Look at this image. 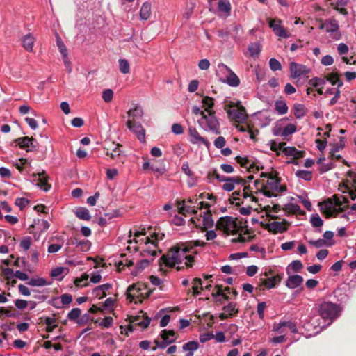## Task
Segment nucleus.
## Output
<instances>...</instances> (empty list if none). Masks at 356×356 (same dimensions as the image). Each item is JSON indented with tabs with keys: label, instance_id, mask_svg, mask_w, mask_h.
Segmentation results:
<instances>
[{
	"label": "nucleus",
	"instance_id": "f257e3e1",
	"mask_svg": "<svg viewBox=\"0 0 356 356\" xmlns=\"http://www.w3.org/2000/svg\"><path fill=\"white\" fill-rule=\"evenodd\" d=\"M206 243L202 241H189L172 247L165 254L159 259V265H165L172 268L177 266L178 270L184 266L191 268L193 266L194 254H197L195 247H204Z\"/></svg>",
	"mask_w": 356,
	"mask_h": 356
},
{
	"label": "nucleus",
	"instance_id": "f03ea898",
	"mask_svg": "<svg viewBox=\"0 0 356 356\" xmlns=\"http://www.w3.org/2000/svg\"><path fill=\"white\" fill-rule=\"evenodd\" d=\"M318 315L326 322L327 323L325 325H321L318 323L316 325V319L314 317H312L310 319V322L312 325L315 326H318L321 329L327 327L331 325L332 322L338 318L341 313L342 308L339 305L333 303L332 302H323L316 307Z\"/></svg>",
	"mask_w": 356,
	"mask_h": 356
},
{
	"label": "nucleus",
	"instance_id": "7ed1b4c3",
	"mask_svg": "<svg viewBox=\"0 0 356 356\" xmlns=\"http://www.w3.org/2000/svg\"><path fill=\"white\" fill-rule=\"evenodd\" d=\"M200 126L205 131H211L215 134H219L220 124L215 115V112H209L204 115L198 120Z\"/></svg>",
	"mask_w": 356,
	"mask_h": 356
},
{
	"label": "nucleus",
	"instance_id": "20e7f679",
	"mask_svg": "<svg viewBox=\"0 0 356 356\" xmlns=\"http://www.w3.org/2000/svg\"><path fill=\"white\" fill-rule=\"evenodd\" d=\"M286 191V188L284 186L280 184V180L279 178L273 176L269 177V179L267 181V185L263 186L261 192L268 197H276V193H283Z\"/></svg>",
	"mask_w": 356,
	"mask_h": 356
},
{
	"label": "nucleus",
	"instance_id": "39448f33",
	"mask_svg": "<svg viewBox=\"0 0 356 356\" xmlns=\"http://www.w3.org/2000/svg\"><path fill=\"white\" fill-rule=\"evenodd\" d=\"M319 205L321 210L325 213L327 217H335L343 211V209L341 207L342 202L339 198L335 199L334 202L330 199H327L320 203Z\"/></svg>",
	"mask_w": 356,
	"mask_h": 356
},
{
	"label": "nucleus",
	"instance_id": "423d86ee",
	"mask_svg": "<svg viewBox=\"0 0 356 356\" xmlns=\"http://www.w3.org/2000/svg\"><path fill=\"white\" fill-rule=\"evenodd\" d=\"M319 29H325L334 40H339L341 38V34L339 32V26L336 19L326 20L320 25Z\"/></svg>",
	"mask_w": 356,
	"mask_h": 356
},
{
	"label": "nucleus",
	"instance_id": "0eeeda50",
	"mask_svg": "<svg viewBox=\"0 0 356 356\" xmlns=\"http://www.w3.org/2000/svg\"><path fill=\"white\" fill-rule=\"evenodd\" d=\"M216 227L228 234L235 232L237 225L232 217L224 216L219 218L216 223Z\"/></svg>",
	"mask_w": 356,
	"mask_h": 356
},
{
	"label": "nucleus",
	"instance_id": "6e6552de",
	"mask_svg": "<svg viewBox=\"0 0 356 356\" xmlns=\"http://www.w3.org/2000/svg\"><path fill=\"white\" fill-rule=\"evenodd\" d=\"M229 118L236 122H243L246 120L248 115L243 106L230 108L227 111Z\"/></svg>",
	"mask_w": 356,
	"mask_h": 356
},
{
	"label": "nucleus",
	"instance_id": "1a4fd4ad",
	"mask_svg": "<svg viewBox=\"0 0 356 356\" xmlns=\"http://www.w3.org/2000/svg\"><path fill=\"white\" fill-rule=\"evenodd\" d=\"M127 126L131 131L136 134L137 138L141 143H144L145 141V130L140 122H136L133 120H129L127 122Z\"/></svg>",
	"mask_w": 356,
	"mask_h": 356
},
{
	"label": "nucleus",
	"instance_id": "9d476101",
	"mask_svg": "<svg viewBox=\"0 0 356 356\" xmlns=\"http://www.w3.org/2000/svg\"><path fill=\"white\" fill-rule=\"evenodd\" d=\"M140 284H134L130 285L126 291L127 299L129 300L130 302H135L136 303L139 301L141 302V296H143V293L141 292Z\"/></svg>",
	"mask_w": 356,
	"mask_h": 356
},
{
	"label": "nucleus",
	"instance_id": "9b49d317",
	"mask_svg": "<svg viewBox=\"0 0 356 356\" xmlns=\"http://www.w3.org/2000/svg\"><path fill=\"white\" fill-rule=\"evenodd\" d=\"M15 143H16L21 149H25L26 152H34L38 148L36 140L33 138H29L27 136L18 138L15 140Z\"/></svg>",
	"mask_w": 356,
	"mask_h": 356
},
{
	"label": "nucleus",
	"instance_id": "f8f14e48",
	"mask_svg": "<svg viewBox=\"0 0 356 356\" xmlns=\"http://www.w3.org/2000/svg\"><path fill=\"white\" fill-rule=\"evenodd\" d=\"M269 27L272 29L274 33L282 38H289V34L285 31L283 26H282V21L280 19H273L270 18L267 19Z\"/></svg>",
	"mask_w": 356,
	"mask_h": 356
},
{
	"label": "nucleus",
	"instance_id": "ddd939ff",
	"mask_svg": "<svg viewBox=\"0 0 356 356\" xmlns=\"http://www.w3.org/2000/svg\"><path fill=\"white\" fill-rule=\"evenodd\" d=\"M168 334H172V337L175 335V332L173 330H163L161 333V341H155V343L156 346L152 348V350H155L156 348H159L161 349L165 348L168 345L172 343L175 341V338H169Z\"/></svg>",
	"mask_w": 356,
	"mask_h": 356
},
{
	"label": "nucleus",
	"instance_id": "4468645a",
	"mask_svg": "<svg viewBox=\"0 0 356 356\" xmlns=\"http://www.w3.org/2000/svg\"><path fill=\"white\" fill-rule=\"evenodd\" d=\"M188 134L190 137V142L192 144H203L207 147L210 145V143L207 139L202 137L195 127H189Z\"/></svg>",
	"mask_w": 356,
	"mask_h": 356
},
{
	"label": "nucleus",
	"instance_id": "2eb2a0df",
	"mask_svg": "<svg viewBox=\"0 0 356 356\" xmlns=\"http://www.w3.org/2000/svg\"><path fill=\"white\" fill-rule=\"evenodd\" d=\"M236 161L238 163H239L241 167L248 170L250 172H259L261 168L254 163L252 161L248 159L247 157H243L241 156H237L236 157Z\"/></svg>",
	"mask_w": 356,
	"mask_h": 356
},
{
	"label": "nucleus",
	"instance_id": "dca6fc26",
	"mask_svg": "<svg viewBox=\"0 0 356 356\" xmlns=\"http://www.w3.org/2000/svg\"><path fill=\"white\" fill-rule=\"evenodd\" d=\"M289 69H290L291 76L293 79L299 78L302 75L307 74H308V72L309 71L306 66H305L303 65L298 64L295 62L290 63Z\"/></svg>",
	"mask_w": 356,
	"mask_h": 356
},
{
	"label": "nucleus",
	"instance_id": "f3484780",
	"mask_svg": "<svg viewBox=\"0 0 356 356\" xmlns=\"http://www.w3.org/2000/svg\"><path fill=\"white\" fill-rule=\"evenodd\" d=\"M142 255L155 256L156 254V245L153 241H151L148 236L144 238V248L142 250Z\"/></svg>",
	"mask_w": 356,
	"mask_h": 356
},
{
	"label": "nucleus",
	"instance_id": "a211bd4d",
	"mask_svg": "<svg viewBox=\"0 0 356 356\" xmlns=\"http://www.w3.org/2000/svg\"><path fill=\"white\" fill-rule=\"evenodd\" d=\"M284 327H287V328H289L293 333L298 332V329L296 323L286 321H280L277 325H275L273 326V330L279 333H283L284 331L282 328Z\"/></svg>",
	"mask_w": 356,
	"mask_h": 356
},
{
	"label": "nucleus",
	"instance_id": "6ab92c4d",
	"mask_svg": "<svg viewBox=\"0 0 356 356\" xmlns=\"http://www.w3.org/2000/svg\"><path fill=\"white\" fill-rule=\"evenodd\" d=\"M303 277L299 275H293L289 276L286 280V286L291 289H296L300 286L303 282Z\"/></svg>",
	"mask_w": 356,
	"mask_h": 356
},
{
	"label": "nucleus",
	"instance_id": "aec40b11",
	"mask_svg": "<svg viewBox=\"0 0 356 356\" xmlns=\"http://www.w3.org/2000/svg\"><path fill=\"white\" fill-rule=\"evenodd\" d=\"M127 114L128 117L130 118L129 120L136 121V119H140L143 117V109L139 104H134L133 107L129 110Z\"/></svg>",
	"mask_w": 356,
	"mask_h": 356
},
{
	"label": "nucleus",
	"instance_id": "412c9836",
	"mask_svg": "<svg viewBox=\"0 0 356 356\" xmlns=\"http://www.w3.org/2000/svg\"><path fill=\"white\" fill-rule=\"evenodd\" d=\"M220 79L222 82L227 83L232 87H236L240 84L238 77L233 71H231L225 78L220 76Z\"/></svg>",
	"mask_w": 356,
	"mask_h": 356
},
{
	"label": "nucleus",
	"instance_id": "4be33fe9",
	"mask_svg": "<svg viewBox=\"0 0 356 356\" xmlns=\"http://www.w3.org/2000/svg\"><path fill=\"white\" fill-rule=\"evenodd\" d=\"M282 277L279 275L268 278L261 279V285L270 289L274 288L276 284L281 281Z\"/></svg>",
	"mask_w": 356,
	"mask_h": 356
},
{
	"label": "nucleus",
	"instance_id": "5701e85b",
	"mask_svg": "<svg viewBox=\"0 0 356 356\" xmlns=\"http://www.w3.org/2000/svg\"><path fill=\"white\" fill-rule=\"evenodd\" d=\"M268 229L273 234L283 233L287 230V227L284 225V222L274 221L268 225Z\"/></svg>",
	"mask_w": 356,
	"mask_h": 356
},
{
	"label": "nucleus",
	"instance_id": "b1692460",
	"mask_svg": "<svg viewBox=\"0 0 356 356\" xmlns=\"http://www.w3.org/2000/svg\"><path fill=\"white\" fill-rule=\"evenodd\" d=\"M122 147L120 144L111 143L108 147H106V154L110 156L111 158L115 159L119 156L121 154L120 147Z\"/></svg>",
	"mask_w": 356,
	"mask_h": 356
},
{
	"label": "nucleus",
	"instance_id": "393cba45",
	"mask_svg": "<svg viewBox=\"0 0 356 356\" xmlns=\"http://www.w3.org/2000/svg\"><path fill=\"white\" fill-rule=\"evenodd\" d=\"M69 273V269L65 267H56L51 270V276L57 280H62L65 275Z\"/></svg>",
	"mask_w": 356,
	"mask_h": 356
},
{
	"label": "nucleus",
	"instance_id": "a878e982",
	"mask_svg": "<svg viewBox=\"0 0 356 356\" xmlns=\"http://www.w3.org/2000/svg\"><path fill=\"white\" fill-rule=\"evenodd\" d=\"M177 204L179 213L182 215H186V213L195 214L197 213V211L193 207L186 204L185 200L177 201Z\"/></svg>",
	"mask_w": 356,
	"mask_h": 356
},
{
	"label": "nucleus",
	"instance_id": "bb28decb",
	"mask_svg": "<svg viewBox=\"0 0 356 356\" xmlns=\"http://www.w3.org/2000/svg\"><path fill=\"white\" fill-rule=\"evenodd\" d=\"M35 38L31 33L24 36L22 46L27 51H32Z\"/></svg>",
	"mask_w": 356,
	"mask_h": 356
},
{
	"label": "nucleus",
	"instance_id": "cd10ccee",
	"mask_svg": "<svg viewBox=\"0 0 356 356\" xmlns=\"http://www.w3.org/2000/svg\"><path fill=\"white\" fill-rule=\"evenodd\" d=\"M111 288V284L109 283H106L102 285H99L94 289L93 293L95 296H99V298L106 296L105 291H108Z\"/></svg>",
	"mask_w": 356,
	"mask_h": 356
},
{
	"label": "nucleus",
	"instance_id": "c85d7f7f",
	"mask_svg": "<svg viewBox=\"0 0 356 356\" xmlns=\"http://www.w3.org/2000/svg\"><path fill=\"white\" fill-rule=\"evenodd\" d=\"M219 11L224 13L227 16L230 15L231 4L229 0H220L218 3Z\"/></svg>",
	"mask_w": 356,
	"mask_h": 356
},
{
	"label": "nucleus",
	"instance_id": "c756f323",
	"mask_svg": "<svg viewBox=\"0 0 356 356\" xmlns=\"http://www.w3.org/2000/svg\"><path fill=\"white\" fill-rule=\"evenodd\" d=\"M326 81H329L332 85H337V88L343 86V81L339 79L337 73H330L326 76Z\"/></svg>",
	"mask_w": 356,
	"mask_h": 356
},
{
	"label": "nucleus",
	"instance_id": "7c9ffc66",
	"mask_svg": "<svg viewBox=\"0 0 356 356\" xmlns=\"http://www.w3.org/2000/svg\"><path fill=\"white\" fill-rule=\"evenodd\" d=\"M202 225L205 229L212 227L214 225V221L211 217V213L209 210L204 213L202 217Z\"/></svg>",
	"mask_w": 356,
	"mask_h": 356
},
{
	"label": "nucleus",
	"instance_id": "2f4dec72",
	"mask_svg": "<svg viewBox=\"0 0 356 356\" xmlns=\"http://www.w3.org/2000/svg\"><path fill=\"white\" fill-rule=\"evenodd\" d=\"M240 181L239 178L231 177L229 178L225 184L222 185L223 190L230 192L233 191L235 188V184H238Z\"/></svg>",
	"mask_w": 356,
	"mask_h": 356
},
{
	"label": "nucleus",
	"instance_id": "473e14b6",
	"mask_svg": "<svg viewBox=\"0 0 356 356\" xmlns=\"http://www.w3.org/2000/svg\"><path fill=\"white\" fill-rule=\"evenodd\" d=\"M248 50L251 57H257L261 51V44L258 42L250 43Z\"/></svg>",
	"mask_w": 356,
	"mask_h": 356
},
{
	"label": "nucleus",
	"instance_id": "72a5a7b5",
	"mask_svg": "<svg viewBox=\"0 0 356 356\" xmlns=\"http://www.w3.org/2000/svg\"><path fill=\"white\" fill-rule=\"evenodd\" d=\"M151 15V5L149 3L145 2L140 10V17L143 20H147Z\"/></svg>",
	"mask_w": 356,
	"mask_h": 356
},
{
	"label": "nucleus",
	"instance_id": "f704fd0d",
	"mask_svg": "<svg viewBox=\"0 0 356 356\" xmlns=\"http://www.w3.org/2000/svg\"><path fill=\"white\" fill-rule=\"evenodd\" d=\"M193 293L194 296H197L200 293V291L204 290V287L202 286V281L200 278L195 277L193 280Z\"/></svg>",
	"mask_w": 356,
	"mask_h": 356
},
{
	"label": "nucleus",
	"instance_id": "c9c22d12",
	"mask_svg": "<svg viewBox=\"0 0 356 356\" xmlns=\"http://www.w3.org/2000/svg\"><path fill=\"white\" fill-rule=\"evenodd\" d=\"M77 218L84 220H89L91 218L89 211L85 207H79L75 211Z\"/></svg>",
	"mask_w": 356,
	"mask_h": 356
},
{
	"label": "nucleus",
	"instance_id": "e433bc0d",
	"mask_svg": "<svg viewBox=\"0 0 356 356\" xmlns=\"http://www.w3.org/2000/svg\"><path fill=\"white\" fill-rule=\"evenodd\" d=\"M34 181H38L36 185L44 191H48L50 189V186L47 184L45 176H42L38 174L35 176Z\"/></svg>",
	"mask_w": 356,
	"mask_h": 356
},
{
	"label": "nucleus",
	"instance_id": "4c0bfd02",
	"mask_svg": "<svg viewBox=\"0 0 356 356\" xmlns=\"http://www.w3.org/2000/svg\"><path fill=\"white\" fill-rule=\"evenodd\" d=\"M202 106L204 108L205 111L208 113L209 112H213L211 109L214 105V99L210 97L204 96L202 99Z\"/></svg>",
	"mask_w": 356,
	"mask_h": 356
},
{
	"label": "nucleus",
	"instance_id": "58836bf2",
	"mask_svg": "<svg viewBox=\"0 0 356 356\" xmlns=\"http://www.w3.org/2000/svg\"><path fill=\"white\" fill-rule=\"evenodd\" d=\"M275 109L280 115H284L288 112V106L283 100H277L275 102Z\"/></svg>",
	"mask_w": 356,
	"mask_h": 356
},
{
	"label": "nucleus",
	"instance_id": "ea45409f",
	"mask_svg": "<svg viewBox=\"0 0 356 356\" xmlns=\"http://www.w3.org/2000/svg\"><path fill=\"white\" fill-rule=\"evenodd\" d=\"M296 176L305 181H310L312 179V172L309 170H298L296 172Z\"/></svg>",
	"mask_w": 356,
	"mask_h": 356
},
{
	"label": "nucleus",
	"instance_id": "a19ab883",
	"mask_svg": "<svg viewBox=\"0 0 356 356\" xmlns=\"http://www.w3.org/2000/svg\"><path fill=\"white\" fill-rule=\"evenodd\" d=\"M27 284L33 286H44L49 284L47 280L42 277L31 278Z\"/></svg>",
	"mask_w": 356,
	"mask_h": 356
},
{
	"label": "nucleus",
	"instance_id": "79ce46f5",
	"mask_svg": "<svg viewBox=\"0 0 356 356\" xmlns=\"http://www.w3.org/2000/svg\"><path fill=\"white\" fill-rule=\"evenodd\" d=\"M119 70L122 74H128L130 71L129 63L127 59L121 58L118 60Z\"/></svg>",
	"mask_w": 356,
	"mask_h": 356
},
{
	"label": "nucleus",
	"instance_id": "37998d69",
	"mask_svg": "<svg viewBox=\"0 0 356 356\" xmlns=\"http://www.w3.org/2000/svg\"><path fill=\"white\" fill-rule=\"evenodd\" d=\"M56 45L63 58H66L67 56V50L64 42L58 35H56Z\"/></svg>",
	"mask_w": 356,
	"mask_h": 356
},
{
	"label": "nucleus",
	"instance_id": "c03bdc74",
	"mask_svg": "<svg viewBox=\"0 0 356 356\" xmlns=\"http://www.w3.org/2000/svg\"><path fill=\"white\" fill-rule=\"evenodd\" d=\"M296 131V126L293 124H288L282 130V137L284 138L292 135Z\"/></svg>",
	"mask_w": 356,
	"mask_h": 356
},
{
	"label": "nucleus",
	"instance_id": "a18cd8bd",
	"mask_svg": "<svg viewBox=\"0 0 356 356\" xmlns=\"http://www.w3.org/2000/svg\"><path fill=\"white\" fill-rule=\"evenodd\" d=\"M222 310L227 313L229 317H232L234 314L238 313V309L236 308V304L230 302L227 305L223 307Z\"/></svg>",
	"mask_w": 356,
	"mask_h": 356
},
{
	"label": "nucleus",
	"instance_id": "49530a36",
	"mask_svg": "<svg viewBox=\"0 0 356 356\" xmlns=\"http://www.w3.org/2000/svg\"><path fill=\"white\" fill-rule=\"evenodd\" d=\"M231 71L232 70L222 63L218 65L217 74L218 76L222 75L223 78H225Z\"/></svg>",
	"mask_w": 356,
	"mask_h": 356
},
{
	"label": "nucleus",
	"instance_id": "de8ad7c7",
	"mask_svg": "<svg viewBox=\"0 0 356 356\" xmlns=\"http://www.w3.org/2000/svg\"><path fill=\"white\" fill-rule=\"evenodd\" d=\"M310 222L314 227H321L323 225V220L318 214H312L310 217Z\"/></svg>",
	"mask_w": 356,
	"mask_h": 356
},
{
	"label": "nucleus",
	"instance_id": "09e8293b",
	"mask_svg": "<svg viewBox=\"0 0 356 356\" xmlns=\"http://www.w3.org/2000/svg\"><path fill=\"white\" fill-rule=\"evenodd\" d=\"M302 267L303 266L300 261L295 260L289 265L287 268V273H289L290 269L296 273L300 272Z\"/></svg>",
	"mask_w": 356,
	"mask_h": 356
},
{
	"label": "nucleus",
	"instance_id": "8fccbe9b",
	"mask_svg": "<svg viewBox=\"0 0 356 356\" xmlns=\"http://www.w3.org/2000/svg\"><path fill=\"white\" fill-rule=\"evenodd\" d=\"M56 318L53 317H46L44 318V323L47 325V332H51L57 326L56 324Z\"/></svg>",
	"mask_w": 356,
	"mask_h": 356
},
{
	"label": "nucleus",
	"instance_id": "3c124183",
	"mask_svg": "<svg viewBox=\"0 0 356 356\" xmlns=\"http://www.w3.org/2000/svg\"><path fill=\"white\" fill-rule=\"evenodd\" d=\"M199 348V343L197 341H192L185 343L182 348L184 351H192L194 352Z\"/></svg>",
	"mask_w": 356,
	"mask_h": 356
},
{
	"label": "nucleus",
	"instance_id": "603ef678",
	"mask_svg": "<svg viewBox=\"0 0 356 356\" xmlns=\"http://www.w3.org/2000/svg\"><path fill=\"white\" fill-rule=\"evenodd\" d=\"M325 79H321L318 77H314L309 81V84L313 87H320L325 84Z\"/></svg>",
	"mask_w": 356,
	"mask_h": 356
},
{
	"label": "nucleus",
	"instance_id": "864d4df0",
	"mask_svg": "<svg viewBox=\"0 0 356 356\" xmlns=\"http://www.w3.org/2000/svg\"><path fill=\"white\" fill-rule=\"evenodd\" d=\"M285 211L291 213H296L301 211L300 207L297 204L289 203L285 205Z\"/></svg>",
	"mask_w": 356,
	"mask_h": 356
},
{
	"label": "nucleus",
	"instance_id": "5fc2aeb1",
	"mask_svg": "<svg viewBox=\"0 0 356 356\" xmlns=\"http://www.w3.org/2000/svg\"><path fill=\"white\" fill-rule=\"evenodd\" d=\"M81 314V311L79 308H74L67 314V318L70 321H76Z\"/></svg>",
	"mask_w": 356,
	"mask_h": 356
},
{
	"label": "nucleus",
	"instance_id": "6e6d98bb",
	"mask_svg": "<svg viewBox=\"0 0 356 356\" xmlns=\"http://www.w3.org/2000/svg\"><path fill=\"white\" fill-rule=\"evenodd\" d=\"M102 99L106 103L111 102L113 97V91L111 89H106L102 92Z\"/></svg>",
	"mask_w": 356,
	"mask_h": 356
},
{
	"label": "nucleus",
	"instance_id": "4d7b16f0",
	"mask_svg": "<svg viewBox=\"0 0 356 356\" xmlns=\"http://www.w3.org/2000/svg\"><path fill=\"white\" fill-rule=\"evenodd\" d=\"M269 66L270 70L273 71H278L282 70L281 63L274 58L270 59Z\"/></svg>",
	"mask_w": 356,
	"mask_h": 356
},
{
	"label": "nucleus",
	"instance_id": "13d9d810",
	"mask_svg": "<svg viewBox=\"0 0 356 356\" xmlns=\"http://www.w3.org/2000/svg\"><path fill=\"white\" fill-rule=\"evenodd\" d=\"M62 305H67L72 301V296L69 293H65L60 296Z\"/></svg>",
	"mask_w": 356,
	"mask_h": 356
},
{
	"label": "nucleus",
	"instance_id": "bf43d9fd",
	"mask_svg": "<svg viewBox=\"0 0 356 356\" xmlns=\"http://www.w3.org/2000/svg\"><path fill=\"white\" fill-rule=\"evenodd\" d=\"M282 121L277 122L274 127L273 128L272 132L274 136H282V130L283 128L282 127L280 122Z\"/></svg>",
	"mask_w": 356,
	"mask_h": 356
},
{
	"label": "nucleus",
	"instance_id": "052dcab7",
	"mask_svg": "<svg viewBox=\"0 0 356 356\" xmlns=\"http://www.w3.org/2000/svg\"><path fill=\"white\" fill-rule=\"evenodd\" d=\"M149 264V261L148 259H142L138 264L136 269V274L141 272L145 268H146Z\"/></svg>",
	"mask_w": 356,
	"mask_h": 356
},
{
	"label": "nucleus",
	"instance_id": "680f3d73",
	"mask_svg": "<svg viewBox=\"0 0 356 356\" xmlns=\"http://www.w3.org/2000/svg\"><path fill=\"white\" fill-rule=\"evenodd\" d=\"M29 203V201L24 197H19L15 200V204L20 208V209H23L26 206H27Z\"/></svg>",
	"mask_w": 356,
	"mask_h": 356
},
{
	"label": "nucleus",
	"instance_id": "e2e57ef3",
	"mask_svg": "<svg viewBox=\"0 0 356 356\" xmlns=\"http://www.w3.org/2000/svg\"><path fill=\"white\" fill-rule=\"evenodd\" d=\"M215 335L212 332H207L200 334V341L201 343H205L211 339H214Z\"/></svg>",
	"mask_w": 356,
	"mask_h": 356
},
{
	"label": "nucleus",
	"instance_id": "0e129e2a",
	"mask_svg": "<svg viewBox=\"0 0 356 356\" xmlns=\"http://www.w3.org/2000/svg\"><path fill=\"white\" fill-rule=\"evenodd\" d=\"M308 243L317 248H322L326 244L325 239L309 240Z\"/></svg>",
	"mask_w": 356,
	"mask_h": 356
},
{
	"label": "nucleus",
	"instance_id": "69168bd1",
	"mask_svg": "<svg viewBox=\"0 0 356 356\" xmlns=\"http://www.w3.org/2000/svg\"><path fill=\"white\" fill-rule=\"evenodd\" d=\"M266 307V304L265 302H259L257 305V314H258L259 318L261 319L264 316V312Z\"/></svg>",
	"mask_w": 356,
	"mask_h": 356
},
{
	"label": "nucleus",
	"instance_id": "338daca9",
	"mask_svg": "<svg viewBox=\"0 0 356 356\" xmlns=\"http://www.w3.org/2000/svg\"><path fill=\"white\" fill-rule=\"evenodd\" d=\"M91 243L88 240H81L79 248L82 252H87L90 250Z\"/></svg>",
	"mask_w": 356,
	"mask_h": 356
},
{
	"label": "nucleus",
	"instance_id": "774afa93",
	"mask_svg": "<svg viewBox=\"0 0 356 356\" xmlns=\"http://www.w3.org/2000/svg\"><path fill=\"white\" fill-rule=\"evenodd\" d=\"M226 143V140L223 136L218 137L214 141V145L218 149H222Z\"/></svg>",
	"mask_w": 356,
	"mask_h": 356
}]
</instances>
